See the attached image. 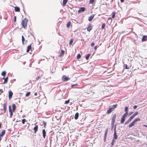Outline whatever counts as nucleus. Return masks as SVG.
<instances>
[{"label":"nucleus","mask_w":147,"mask_h":147,"mask_svg":"<svg viewBox=\"0 0 147 147\" xmlns=\"http://www.w3.org/2000/svg\"><path fill=\"white\" fill-rule=\"evenodd\" d=\"M27 21L28 20L26 18L24 19V20H22L21 24L22 27L24 28H25L26 27Z\"/></svg>","instance_id":"f257e3e1"},{"label":"nucleus","mask_w":147,"mask_h":147,"mask_svg":"<svg viewBox=\"0 0 147 147\" xmlns=\"http://www.w3.org/2000/svg\"><path fill=\"white\" fill-rule=\"evenodd\" d=\"M70 80V78L67 77L65 75H63L62 78V80L63 81H67L68 80Z\"/></svg>","instance_id":"f03ea898"},{"label":"nucleus","mask_w":147,"mask_h":147,"mask_svg":"<svg viewBox=\"0 0 147 147\" xmlns=\"http://www.w3.org/2000/svg\"><path fill=\"white\" fill-rule=\"evenodd\" d=\"M116 115L115 113H114L113 115L112 118L111 123L112 125L115 123V120L116 119Z\"/></svg>","instance_id":"7ed1b4c3"},{"label":"nucleus","mask_w":147,"mask_h":147,"mask_svg":"<svg viewBox=\"0 0 147 147\" xmlns=\"http://www.w3.org/2000/svg\"><path fill=\"white\" fill-rule=\"evenodd\" d=\"M116 126H115L114 129V137L113 138V139H116L117 138V136L116 134Z\"/></svg>","instance_id":"20e7f679"},{"label":"nucleus","mask_w":147,"mask_h":147,"mask_svg":"<svg viewBox=\"0 0 147 147\" xmlns=\"http://www.w3.org/2000/svg\"><path fill=\"white\" fill-rule=\"evenodd\" d=\"M7 105V102H5L3 105V110L4 111V113H5L6 111Z\"/></svg>","instance_id":"39448f33"},{"label":"nucleus","mask_w":147,"mask_h":147,"mask_svg":"<svg viewBox=\"0 0 147 147\" xmlns=\"http://www.w3.org/2000/svg\"><path fill=\"white\" fill-rule=\"evenodd\" d=\"M85 8L84 7H81L80 8V9H79L78 11V13H79L81 12H83L85 11Z\"/></svg>","instance_id":"423d86ee"},{"label":"nucleus","mask_w":147,"mask_h":147,"mask_svg":"<svg viewBox=\"0 0 147 147\" xmlns=\"http://www.w3.org/2000/svg\"><path fill=\"white\" fill-rule=\"evenodd\" d=\"M113 110V109L111 108H109L107 112V113L109 114Z\"/></svg>","instance_id":"0eeeda50"},{"label":"nucleus","mask_w":147,"mask_h":147,"mask_svg":"<svg viewBox=\"0 0 147 147\" xmlns=\"http://www.w3.org/2000/svg\"><path fill=\"white\" fill-rule=\"evenodd\" d=\"M13 92L12 91H9V98L10 99L12 97L13 95Z\"/></svg>","instance_id":"6e6552de"},{"label":"nucleus","mask_w":147,"mask_h":147,"mask_svg":"<svg viewBox=\"0 0 147 147\" xmlns=\"http://www.w3.org/2000/svg\"><path fill=\"white\" fill-rule=\"evenodd\" d=\"M147 40V36L144 35L143 36V37L142 39V42H144L146 41Z\"/></svg>","instance_id":"1a4fd4ad"},{"label":"nucleus","mask_w":147,"mask_h":147,"mask_svg":"<svg viewBox=\"0 0 147 147\" xmlns=\"http://www.w3.org/2000/svg\"><path fill=\"white\" fill-rule=\"evenodd\" d=\"M95 16V15H92L90 16L88 18V20L90 21H91L93 18L94 16Z\"/></svg>","instance_id":"9d476101"},{"label":"nucleus","mask_w":147,"mask_h":147,"mask_svg":"<svg viewBox=\"0 0 147 147\" xmlns=\"http://www.w3.org/2000/svg\"><path fill=\"white\" fill-rule=\"evenodd\" d=\"M34 133H36L38 131V125H36L34 128Z\"/></svg>","instance_id":"9b49d317"},{"label":"nucleus","mask_w":147,"mask_h":147,"mask_svg":"<svg viewBox=\"0 0 147 147\" xmlns=\"http://www.w3.org/2000/svg\"><path fill=\"white\" fill-rule=\"evenodd\" d=\"M32 47L31 45L30 44L27 47V52H29L30 50L31 49Z\"/></svg>","instance_id":"f8f14e48"},{"label":"nucleus","mask_w":147,"mask_h":147,"mask_svg":"<svg viewBox=\"0 0 147 147\" xmlns=\"http://www.w3.org/2000/svg\"><path fill=\"white\" fill-rule=\"evenodd\" d=\"M135 123H136L134 121H133L129 125V128L132 127L135 124Z\"/></svg>","instance_id":"ddd939ff"},{"label":"nucleus","mask_w":147,"mask_h":147,"mask_svg":"<svg viewBox=\"0 0 147 147\" xmlns=\"http://www.w3.org/2000/svg\"><path fill=\"white\" fill-rule=\"evenodd\" d=\"M5 130H3L0 133V136L1 137L3 136L5 134Z\"/></svg>","instance_id":"4468645a"},{"label":"nucleus","mask_w":147,"mask_h":147,"mask_svg":"<svg viewBox=\"0 0 147 147\" xmlns=\"http://www.w3.org/2000/svg\"><path fill=\"white\" fill-rule=\"evenodd\" d=\"M92 26L90 25H89L87 28V30L89 32H90L92 29Z\"/></svg>","instance_id":"2eb2a0df"},{"label":"nucleus","mask_w":147,"mask_h":147,"mask_svg":"<svg viewBox=\"0 0 147 147\" xmlns=\"http://www.w3.org/2000/svg\"><path fill=\"white\" fill-rule=\"evenodd\" d=\"M42 132L43 134V136L44 138H45L46 136V131L45 129H43L42 130Z\"/></svg>","instance_id":"dca6fc26"},{"label":"nucleus","mask_w":147,"mask_h":147,"mask_svg":"<svg viewBox=\"0 0 147 147\" xmlns=\"http://www.w3.org/2000/svg\"><path fill=\"white\" fill-rule=\"evenodd\" d=\"M12 107L13 108L12 111L13 112H14L16 109V106L15 104H13L12 105Z\"/></svg>","instance_id":"f3484780"},{"label":"nucleus","mask_w":147,"mask_h":147,"mask_svg":"<svg viewBox=\"0 0 147 147\" xmlns=\"http://www.w3.org/2000/svg\"><path fill=\"white\" fill-rule=\"evenodd\" d=\"M20 11V9L19 7H15V11L16 12H19Z\"/></svg>","instance_id":"a211bd4d"},{"label":"nucleus","mask_w":147,"mask_h":147,"mask_svg":"<svg viewBox=\"0 0 147 147\" xmlns=\"http://www.w3.org/2000/svg\"><path fill=\"white\" fill-rule=\"evenodd\" d=\"M79 117V113H76L75 116L74 118L75 119H77L78 117Z\"/></svg>","instance_id":"6ab92c4d"},{"label":"nucleus","mask_w":147,"mask_h":147,"mask_svg":"<svg viewBox=\"0 0 147 147\" xmlns=\"http://www.w3.org/2000/svg\"><path fill=\"white\" fill-rule=\"evenodd\" d=\"M125 118L123 117H122L121 118V121H120L121 123L123 124L124 123V122L125 121Z\"/></svg>","instance_id":"aec40b11"},{"label":"nucleus","mask_w":147,"mask_h":147,"mask_svg":"<svg viewBox=\"0 0 147 147\" xmlns=\"http://www.w3.org/2000/svg\"><path fill=\"white\" fill-rule=\"evenodd\" d=\"M68 1V0H63V6H65L66 5V3H67Z\"/></svg>","instance_id":"412c9836"},{"label":"nucleus","mask_w":147,"mask_h":147,"mask_svg":"<svg viewBox=\"0 0 147 147\" xmlns=\"http://www.w3.org/2000/svg\"><path fill=\"white\" fill-rule=\"evenodd\" d=\"M4 81L3 82V83L4 84L7 83V82L8 77H7L5 78H4Z\"/></svg>","instance_id":"4be33fe9"},{"label":"nucleus","mask_w":147,"mask_h":147,"mask_svg":"<svg viewBox=\"0 0 147 147\" xmlns=\"http://www.w3.org/2000/svg\"><path fill=\"white\" fill-rule=\"evenodd\" d=\"M5 75H6L5 71H3L2 72V73H1V75L4 76L3 78V79H4V78H5Z\"/></svg>","instance_id":"5701e85b"},{"label":"nucleus","mask_w":147,"mask_h":147,"mask_svg":"<svg viewBox=\"0 0 147 147\" xmlns=\"http://www.w3.org/2000/svg\"><path fill=\"white\" fill-rule=\"evenodd\" d=\"M115 139H113L112 142L111 143V146H112L114 144V143L115 142Z\"/></svg>","instance_id":"b1692460"},{"label":"nucleus","mask_w":147,"mask_h":147,"mask_svg":"<svg viewBox=\"0 0 147 147\" xmlns=\"http://www.w3.org/2000/svg\"><path fill=\"white\" fill-rule=\"evenodd\" d=\"M64 53V51L63 50H61V53L60 54V56H62Z\"/></svg>","instance_id":"393cba45"},{"label":"nucleus","mask_w":147,"mask_h":147,"mask_svg":"<svg viewBox=\"0 0 147 147\" xmlns=\"http://www.w3.org/2000/svg\"><path fill=\"white\" fill-rule=\"evenodd\" d=\"M140 118H137L134 121L136 123V122L140 121Z\"/></svg>","instance_id":"a878e982"},{"label":"nucleus","mask_w":147,"mask_h":147,"mask_svg":"<svg viewBox=\"0 0 147 147\" xmlns=\"http://www.w3.org/2000/svg\"><path fill=\"white\" fill-rule=\"evenodd\" d=\"M71 24V22L70 21H69L67 23V28H69Z\"/></svg>","instance_id":"bb28decb"},{"label":"nucleus","mask_w":147,"mask_h":147,"mask_svg":"<svg viewBox=\"0 0 147 147\" xmlns=\"http://www.w3.org/2000/svg\"><path fill=\"white\" fill-rule=\"evenodd\" d=\"M22 42L23 44H24V42L25 41V38L24 37V36H22Z\"/></svg>","instance_id":"cd10ccee"},{"label":"nucleus","mask_w":147,"mask_h":147,"mask_svg":"<svg viewBox=\"0 0 147 147\" xmlns=\"http://www.w3.org/2000/svg\"><path fill=\"white\" fill-rule=\"evenodd\" d=\"M128 108L127 107H126L125 108L124 111L125 113H128Z\"/></svg>","instance_id":"c85d7f7f"},{"label":"nucleus","mask_w":147,"mask_h":147,"mask_svg":"<svg viewBox=\"0 0 147 147\" xmlns=\"http://www.w3.org/2000/svg\"><path fill=\"white\" fill-rule=\"evenodd\" d=\"M128 114V113H125L123 115L122 117L125 118L127 115Z\"/></svg>","instance_id":"c756f323"},{"label":"nucleus","mask_w":147,"mask_h":147,"mask_svg":"<svg viewBox=\"0 0 147 147\" xmlns=\"http://www.w3.org/2000/svg\"><path fill=\"white\" fill-rule=\"evenodd\" d=\"M105 25H105V23H103L102 24V26L101 29H103L104 28V27H105Z\"/></svg>","instance_id":"7c9ffc66"},{"label":"nucleus","mask_w":147,"mask_h":147,"mask_svg":"<svg viewBox=\"0 0 147 147\" xmlns=\"http://www.w3.org/2000/svg\"><path fill=\"white\" fill-rule=\"evenodd\" d=\"M115 12L113 13L112 18H114L115 16Z\"/></svg>","instance_id":"2f4dec72"},{"label":"nucleus","mask_w":147,"mask_h":147,"mask_svg":"<svg viewBox=\"0 0 147 147\" xmlns=\"http://www.w3.org/2000/svg\"><path fill=\"white\" fill-rule=\"evenodd\" d=\"M10 113V117H11V118L12 117V116L13 115V113H12V111H9Z\"/></svg>","instance_id":"473e14b6"},{"label":"nucleus","mask_w":147,"mask_h":147,"mask_svg":"<svg viewBox=\"0 0 147 147\" xmlns=\"http://www.w3.org/2000/svg\"><path fill=\"white\" fill-rule=\"evenodd\" d=\"M90 56V54H88L86 57V60H88V59L89 58Z\"/></svg>","instance_id":"72a5a7b5"},{"label":"nucleus","mask_w":147,"mask_h":147,"mask_svg":"<svg viewBox=\"0 0 147 147\" xmlns=\"http://www.w3.org/2000/svg\"><path fill=\"white\" fill-rule=\"evenodd\" d=\"M131 121H130V120L129 119H128V120L126 121V122H125V125H127V124L128 123H129Z\"/></svg>","instance_id":"f704fd0d"},{"label":"nucleus","mask_w":147,"mask_h":147,"mask_svg":"<svg viewBox=\"0 0 147 147\" xmlns=\"http://www.w3.org/2000/svg\"><path fill=\"white\" fill-rule=\"evenodd\" d=\"M81 55L80 54H78V55L77 56V58L78 59H80L81 58Z\"/></svg>","instance_id":"c9c22d12"},{"label":"nucleus","mask_w":147,"mask_h":147,"mask_svg":"<svg viewBox=\"0 0 147 147\" xmlns=\"http://www.w3.org/2000/svg\"><path fill=\"white\" fill-rule=\"evenodd\" d=\"M30 94V92H28L26 93V96L27 97L29 96Z\"/></svg>","instance_id":"e433bc0d"},{"label":"nucleus","mask_w":147,"mask_h":147,"mask_svg":"<svg viewBox=\"0 0 147 147\" xmlns=\"http://www.w3.org/2000/svg\"><path fill=\"white\" fill-rule=\"evenodd\" d=\"M117 106V104H116L115 105H113L112 106L113 108H112L113 109V110L114 109H115V108Z\"/></svg>","instance_id":"4c0bfd02"},{"label":"nucleus","mask_w":147,"mask_h":147,"mask_svg":"<svg viewBox=\"0 0 147 147\" xmlns=\"http://www.w3.org/2000/svg\"><path fill=\"white\" fill-rule=\"evenodd\" d=\"M73 42V39H71L70 41L69 42V45H71L72 44Z\"/></svg>","instance_id":"58836bf2"},{"label":"nucleus","mask_w":147,"mask_h":147,"mask_svg":"<svg viewBox=\"0 0 147 147\" xmlns=\"http://www.w3.org/2000/svg\"><path fill=\"white\" fill-rule=\"evenodd\" d=\"M108 129H107L105 132L104 135L106 136V135H107V134L108 132Z\"/></svg>","instance_id":"ea45409f"},{"label":"nucleus","mask_w":147,"mask_h":147,"mask_svg":"<svg viewBox=\"0 0 147 147\" xmlns=\"http://www.w3.org/2000/svg\"><path fill=\"white\" fill-rule=\"evenodd\" d=\"M94 0H90L89 3L90 4H92Z\"/></svg>","instance_id":"a19ab883"},{"label":"nucleus","mask_w":147,"mask_h":147,"mask_svg":"<svg viewBox=\"0 0 147 147\" xmlns=\"http://www.w3.org/2000/svg\"><path fill=\"white\" fill-rule=\"evenodd\" d=\"M25 120L26 119H23L22 120V123L23 124H24L25 123Z\"/></svg>","instance_id":"79ce46f5"},{"label":"nucleus","mask_w":147,"mask_h":147,"mask_svg":"<svg viewBox=\"0 0 147 147\" xmlns=\"http://www.w3.org/2000/svg\"><path fill=\"white\" fill-rule=\"evenodd\" d=\"M43 124L44 125V127H45L46 125V122H45V121H43Z\"/></svg>","instance_id":"37998d69"},{"label":"nucleus","mask_w":147,"mask_h":147,"mask_svg":"<svg viewBox=\"0 0 147 147\" xmlns=\"http://www.w3.org/2000/svg\"><path fill=\"white\" fill-rule=\"evenodd\" d=\"M69 100H66L65 102V103L66 104H67L69 102Z\"/></svg>","instance_id":"c03bdc74"},{"label":"nucleus","mask_w":147,"mask_h":147,"mask_svg":"<svg viewBox=\"0 0 147 147\" xmlns=\"http://www.w3.org/2000/svg\"><path fill=\"white\" fill-rule=\"evenodd\" d=\"M133 117L131 116L130 118L129 119L130 120V121H131V120H132L133 119Z\"/></svg>","instance_id":"a18cd8bd"},{"label":"nucleus","mask_w":147,"mask_h":147,"mask_svg":"<svg viewBox=\"0 0 147 147\" xmlns=\"http://www.w3.org/2000/svg\"><path fill=\"white\" fill-rule=\"evenodd\" d=\"M138 112H136L134 114V115L135 116H136L138 114Z\"/></svg>","instance_id":"49530a36"},{"label":"nucleus","mask_w":147,"mask_h":147,"mask_svg":"<svg viewBox=\"0 0 147 147\" xmlns=\"http://www.w3.org/2000/svg\"><path fill=\"white\" fill-rule=\"evenodd\" d=\"M106 137H107L106 135V136H105L104 135V141L105 142V140H106Z\"/></svg>","instance_id":"de8ad7c7"},{"label":"nucleus","mask_w":147,"mask_h":147,"mask_svg":"<svg viewBox=\"0 0 147 147\" xmlns=\"http://www.w3.org/2000/svg\"><path fill=\"white\" fill-rule=\"evenodd\" d=\"M98 47V46H96L94 48V49L96 50L97 48Z\"/></svg>","instance_id":"09e8293b"},{"label":"nucleus","mask_w":147,"mask_h":147,"mask_svg":"<svg viewBox=\"0 0 147 147\" xmlns=\"http://www.w3.org/2000/svg\"><path fill=\"white\" fill-rule=\"evenodd\" d=\"M9 111H11V106L10 105L9 106Z\"/></svg>","instance_id":"8fccbe9b"},{"label":"nucleus","mask_w":147,"mask_h":147,"mask_svg":"<svg viewBox=\"0 0 147 147\" xmlns=\"http://www.w3.org/2000/svg\"><path fill=\"white\" fill-rule=\"evenodd\" d=\"M94 42H92L91 44V46L92 47H93L94 46Z\"/></svg>","instance_id":"3c124183"},{"label":"nucleus","mask_w":147,"mask_h":147,"mask_svg":"<svg viewBox=\"0 0 147 147\" xmlns=\"http://www.w3.org/2000/svg\"><path fill=\"white\" fill-rule=\"evenodd\" d=\"M129 68V67H127V64H125V68L126 69H128Z\"/></svg>","instance_id":"603ef678"},{"label":"nucleus","mask_w":147,"mask_h":147,"mask_svg":"<svg viewBox=\"0 0 147 147\" xmlns=\"http://www.w3.org/2000/svg\"><path fill=\"white\" fill-rule=\"evenodd\" d=\"M137 107V105H135L133 107V109H136Z\"/></svg>","instance_id":"864d4df0"},{"label":"nucleus","mask_w":147,"mask_h":147,"mask_svg":"<svg viewBox=\"0 0 147 147\" xmlns=\"http://www.w3.org/2000/svg\"><path fill=\"white\" fill-rule=\"evenodd\" d=\"M40 78V77L39 76H38L36 78V80H38Z\"/></svg>","instance_id":"5fc2aeb1"},{"label":"nucleus","mask_w":147,"mask_h":147,"mask_svg":"<svg viewBox=\"0 0 147 147\" xmlns=\"http://www.w3.org/2000/svg\"><path fill=\"white\" fill-rule=\"evenodd\" d=\"M16 16H14V22H15L16 21Z\"/></svg>","instance_id":"6e6d98bb"},{"label":"nucleus","mask_w":147,"mask_h":147,"mask_svg":"<svg viewBox=\"0 0 147 147\" xmlns=\"http://www.w3.org/2000/svg\"><path fill=\"white\" fill-rule=\"evenodd\" d=\"M114 123H114L113 124V125H112V123H111V127H112V129L113 128V127H114Z\"/></svg>","instance_id":"4d7b16f0"},{"label":"nucleus","mask_w":147,"mask_h":147,"mask_svg":"<svg viewBox=\"0 0 147 147\" xmlns=\"http://www.w3.org/2000/svg\"><path fill=\"white\" fill-rule=\"evenodd\" d=\"M0 91L2 93H3V90L2 89H0Z\"/></svg>","instance_id":"13d9d810"},{"label":"nucleus","mask_w":147,"mask_h":147,"mask_svg":"<svg viewBox=\"0 0 147 147\" xmlns=\"http://www.w3.org/2000/svg\"><path fill=\"white\" fill-rule=\"evenodd\" d=\"M120 1L121 3H122L124 2V0H120Z\"/></svg>","instance_id":"bf43d9fd"},{"label":"nucleus","mask_w":147,"mask_h":147,"mask_svg":"<svg viewBox=\"0 0 147 147\" xmlns=\"http://www.w3.org/2000/svg\"><path fill=\"white\" fill-rule=\"evenodd\" d=\"M37 93L36 92V93H35L34 94V95H35V96H36V95H37Z\"/></svg>","instance_id":"052dcab7"},{"label":"nucleus","mask_w":147,"mask_h":147,"mask_svg":"<svg viewBox=\"0 0 147 147\" xmlns=\"http://www.w3.org/2000/svg\"><path fill=\"white\" fill-rule=\"evenodd\" d=\"M133 113V112H130L129 114V115H131Z\"/></svg>","instance_id":"680f3d73"},{"label":"nucleus","mask_w":147,"mask_h":147,"mask_svg":"<svg viewBox=\"0 0 147 147\" xmlns=\"http://www.w3.org/2000/svg\"><path fill=\"white\" fill-rule=\"evenodd\" d=\"M75 84H73L71 85V87H73L74 86H75Z\"/></svg>","instance_id":"e2e57ef3"},{"label":"nucleus","mask_w":147,"mask_h":147,"mask_svg":"<svg viewBox=\"0 0 147 147\" xmlns=\"http://www.w3.org/2000/svg\"><path fill=\"white\" fill-rule=\"evenodd\" d=\"M132 116L133 117V118H134L135 116V115L134 114H133Z\"/></svg>","instance_id":"0e129e2a"},{"label":"nucleus","mask_w":147,"mask_h":147,"mask_svg":"<svg viewBox=\"0 0 147 147\" xmlns=\"http://www.w3.org/2000/svg\"><path fill=\"white\" fill-rule=\"evenodd\" d=\"M1 137H2L0 136V141H1Z\"/></svg>","instance_id":"69168bd1"},{"label":"nucleus","mask_w":147,"mask_h":147,"mask_svg":"<svg viewBox=\"0 0 147 147\" xmlns=\"http://www.w3.org/2000/svg\"><path fill=\"white\" fill-rule=\"evenodd\" d=\"M144 126H145V127H147V125H144Z\"/></svg>","instance_id":"338daca9"},{"label":"nucleus","mask_w":147,"mask_h":147,"mask_svg":"<svg viewBox=\"0 0 147 147\" xmlns=\"http://www.w3.org/2000/svg\"><path fill=\"white\" fill-rule=\"evenodd\" d=\"M78 85V84H75V86H76V85Z\"/></svg>","instance_id":"774afa93"}]
</instances>
